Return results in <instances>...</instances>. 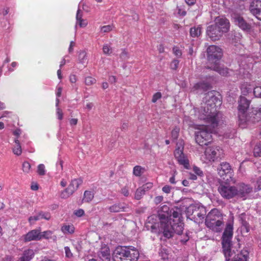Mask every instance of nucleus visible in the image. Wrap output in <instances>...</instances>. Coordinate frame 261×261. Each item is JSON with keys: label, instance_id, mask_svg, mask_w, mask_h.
<instances>
[{"label": "nucleus", "instance_id": "obj_47", "mask_svg": "<svg viewBox=\"0 0 261 261\" xmlns=\"http://www.w3.org/2000/svg\"><path fill=\"white\" fill-rule=\"evenodd\" d=\"M102 51L105 54L110 55L112 53V49L108 44H105L102 47Z\"/></svg>", "mask_w": 261, "mask_h": 261}, {"label": "nucleus", "instance_id": "obj_24", "mask_svg": "<svg viewBox=\"0 0 261 261\" xmlns=\"http://www.w3.org/2000/svg\"><path fill=\"white\" fill-rule=\"evenodd\" d=\"M61 230L65 234H71L74 233V226L71 224H64L61 227Z\"/></svg>", "mask_w": 261, "mask_h": 261}, {"label": "nucleus", "instance_id": "obj_1", "mask_svg": "<svg viewBox=\"0 0 261 261\" xmlns=\"http://www.w3.org/2000/svg\"><path fill=\"white\" fill-rule=\"evenodd\" d=\"M215 99V98H212L200 108L194 109L193 111L194 116H193V114H191V116H185L184 119V123L197 130L195 132V140L201 146L207 145L213 141L212 131L208 125L195 124L194 121L196 119L203 121L210 124L213 127L218 125L222 118V114L217 111L216 105L211 102Z\"/></svg>", "mask_w": 261, "mask_h": 261}, {"label": "nucleus", "instance_id": "obj_26", "mask_svg": "<svg viewBox=\"0 0 261 261\" xmlns=\"http://www.w3.org/2000/svg\"><path fill=\"white\" fill-rule=\"evenodd\" d=\"M251 122L254 123L261 119V108H256L252 110L251 113Z\"/></svg>", "mask_w": 261, "mask_h": 261}, {"label": "nucleus", "instance_id": "obj_15", "mask_svg": "<svg viewBox=\"0 0 261 261\" xmlns=\"http://www.w3.org/2000/svg\"><path fill=\"white\" fill-rule=\"evenodd\" d=\"M249 11L257 19L261 20V1L253 0L250 3Z\"/></svg>", "mask_w": 261, "mask_h": 261}, {"label": "nucleus", "instance_id": "obj_46", "mask_svg": "<svg viewBox=\"0 0 261 261\" xmlns=\"http://www.w3.org/2000/svg\"><path fill=\"white\" fill-rule=\"evenodd\" d=\"M193 171L195 174L199 177H202L203 176V171L198 167L194 166Z\"/></svg>", "mask_w": 261, "mask_h": 261}, {"label": "nucleus", "instance_id": "obj_20", "mask_svg": "<svg viewBox=\"0 0 261 261\" xmlns=\"http://www.w3.org/2000/svg\"><path fill=\"white\" fill-rule=\"evenodd\" d=\"M87 24V20L83 19V12L79 9L76 15V25H79L81 28H85Z\"/></svg>", "mask_w": 261, "mask_h": 261}, {"label": "nucleus", "instance_id": "obj_55", "mask_svg": "<svg viewBox=\"0 0 261 261\" xmlns=\"http://www.w3.org/2000/svg\"><path fill=\"white\" fill-rule=\"evenodd\" d=\"M85 214L84 211L83 209H79L74 211V214L78 217L83 216Z\"/></svg>", "mask_w": 261, "mask_h": 261}, {"label": "nucleus", "instance_id": "obj_35", "mask_svg": "<svg viewBox=\"0 0 261 261\" xmlns=\"http://www.w3.org/2000/svg\"><path fill=\"white\" fill-rule=\"evenodd\" d=\"M93 197L94 194L92 192L86 191L84 192L83 200H84L85 202H89L93 199Z\"/></svg>", "mask_w": 261, "mask_h": 261}, {"label": "nucleus", "instance_id": "obj_48", "mask_svg": "<svg viewBox=\"0 0 261 261\" xmlns=\"http://www.w3.org/2000/svg\"><path fill=\"white\" fill-rule=\"evenodd\" d=\"M253 92L255 97L261 98V87L256 86Z\"/></svg>", "mask_w": 261, "mask_h": 261}, {"label": "nucleus", "instance_id": "obj_32", "mask_svg": "<svg viewBox=\"0 0 261 261\" xmlns=\"http://www.w3.org/2000/svg\"><path fill=\"white\" fill-rule=\"evenodd\" d=\"M144 172V168L140 166H136L134 167L133 174L136 176H140Z\"/></svg>", "mask_w": 261, "mask_h": 261}, {"label": "nucleus", "instance_id": "obj_9", "mask_svg": "<svg viewBox=\"0 0 261 261\" xmlns=\"http://www.w3.org/2000/svg\"><path fill=\"white\" fill-rule=\"evenodd\" d=\"M221 153V150L218 146L208 147L201 155L200 159L205 163L214 162L220 155Z\"/></svg>", "mask_w": 261, "mask_h": 261}, {"label": "nucleus", "instance_id": "obj_39", "mask_svg": "<svg viewBox=\"0 0 261 261\" xmlns=\"http://www.w3.org/2000/svg\"><path fill=\"white\" fill-rule=\"evenodd\" d=\"M37 172L39 175L43 176L46 173L45 167L44 164H40L37 166Z\"/></svg>", "mask_w": 261, "mask_h": 261}, {"label": "nucleus", "instance_id": "obj_37", "mask_svg": "<svg viewBox=\"0 0 261 261\" xmlns=\"http://www.w3.org/2000/svg\"><path fill=\"white\" fill-rule=\"evenodd\" d=\"M53 231L50 230L40 231L41 240L42 239H49L52 238Z\"/></svg>", "mask_w": 261, "mask_h": 261}, {"label": "nucleus", "instance_id": "obj_56", "mask_svg": "<svg viewBox=\"0 0 261 261\" xmlns=\"http://www.w3.org/2000/svg\"><path fill=\"white\" fill-rule=\"evenodd\" d=\"M62 91V88L60 86H58L57 87V91H56V96L57 97V98L59 99L58 98L61 96Z\"/></svg>", "mask_w": 261, "mask_h": 261}, {"label": "nucleus", "instance_id": "obj_51", "mask_svg": "<svg viewBox=\"0 0 261 261\" xmlns=\"http://www.w3.org/2000/svg\"><path fill=\"white\" fill-rule=\"evenodd\" d=\"M120 57L122 60H127L129 58L128 53L127 51L123 50L122 51L120 55Z\"/></svg>", "mask_w": 261, "mask_h": 261}, {"label": "nucleus", "instance_id": "obj_43", "mask_svg": "<svg viewBox=\"0 0 261 261\" xmlns=\"http://www.w3.org/2000/svg\"><path fill=\"white\" fill-rule=\"evenodd\" d=\"M160 256L164 261H167L168 259L169 254L164 249H162L160 252Z\"/></svg>", "mask_w": 261, "mask_h": 261}, {"label": "nucleus", "instance_id": "obj_36", "mask_svg": "<svg viewBox=\"0 0 261 261\" xmlns=\"http://www.w3.org/2000/svg\"><path fill=\"white\" fill-rule=\"evenodd\" d=\"M123 209V207L120 204H116L109 207V211L113 213L122 211Z\"/></svg>", "mask_w": 261, "mask_h": 261}, {"label": "nucleus", "instance_id": "obj_21", "mask_svg": "<svg viewBox=\"0 0 261 261\" xmlns=\"http://www.w3.org/2000/svg\"><path fill=\"white\" fill-rule=\"evenodd\" d=\"M98 256L103 260L110 261L111 255L109 248L107 246L102 247L98 253Z\"/></svg>", "mask_w": 261, "mask_h": 261}, {"label": "nucleus", "instance_id": "obj_59", "mask_svg": "<svg viewBox=\"0 0 261 261\" xmlns=\"http://www.w3.org/2000/svg\"><path fill=\"white\" fill-rule=\"evenodd\" d=\"M122 194L125 196H127L129 194V191L127 188L125 187L122 189L121 190Z\"/></svg>", "mask_w": 261, "mask_h": 261}, {"label": "nucleus", "instance_id": "obj_23", "mask_svg": "<svg viewBox=\"0 0 261 261\" xmlns=\"http://www.w3.org/2000/svg\"><path fill=\"white\" fill-rule=\"evenodd\" d=\"M248 255V251L246 249H243L233 257L232 261H247Z\"/></svg>", "mask_w": 261, "mask_h": 261}, {"label": "nucleus", "instance_id": "obj_44", "mask_svg": "<svg viewBox=\"0 0 261 261\" xmlns=\"http://www.w3.org/2000/svg\"><path fill=\"white\" fill-rule=\"evenodd\" d=\"M113 28V25H103L100 28V31L102 33H108L112 31Z\"/></svg>", "mask_w": 261, "mask_h": 261}, {"label": "nucleus", "instance_id": "obj_49", "mask_svg": "<svg viewBox=\"0 0 261 261\" xmlns=\"http://www.w3.org/2000/svg\"><path fill=\"white\" fill-rule=\"evenodd\" d=\"M64 250H65V256L66 257L71 258L72 257L73 254H72L70 248L68 247H67V246L65 247Z\"/></svg>", "mask_w": 261, "mask_h": 261}, {"label": "nucleus", "instance_id": "obj_64", "mask_svg": "<svg viewBox=\"0 0 261 261\" xmlns=\"http://www.w3.org/2000/svg\"><path fill=\"white\" fill-rule=\"evenodd\" d=\"M70 82L72 83H74L76 81V77L75 75H71L69 77Z\"/></svg>", "mask_w": 261, "mask_h": 261}, {"label": "nucleus", "instance_id": "obj_50", "mask_svg": "<svg viewBox=\"0 0 261 261\" xmlns=\"http://www.w3.org/2000/svg\"><path fill=\"white\" fill-rule=\"evenodd\" d=\"M39 215H40V219H44L48 220L50 218V214L47 213L40 212Z\"/></svg>", "mask_w": 261, "mask_h": 261}, {"label": "nucleus", "instance_id": "obj_29", "mask_svg": "<svg viewBox=\"0 0 261 261\" xmlns=\"http://www.w3.org/2000/svg\"><path fill=\"white\" fill-rule=\"evenodd\" d=\"M178 162L180 165L184 166L186 169H189L190 164L188 159L185 154L177 159Z\"/></svg>", "mask_w": 261, "mask_h": 261}, {"label": "nucleus", "instance_id": "obj_4", "mask_svg": "<svg viewBox=\"0 0 261 261\" xmlns=\"http://www.w3.org/2000/svg\"><path fill=\"white\" fill-rule=\"evenodd\" d=\"M229 28V22L225 18L219 17L215 19V24L207 29V35L213 41L219 40L223 33L227 32Z\"/></svg>", "mask_w": 261, "mask_h": 261}, {"label": "nucleus", "instance_id": "obj_22", "mask_svg": "<svg viewBox=\"0 0 261 261\" xmlns=\"http://www.w3.org/2000/svg\"><path fill=\"white\" fill-rule=\"evenodd\" d=\"M35 254L33 249L25 250L18 261H30Z\"/></svg>", "mask_w": 261, "mask_h": 261}, {"label": "nucleus", "instance_id": "obj_19", "mask_svg": "<svg viewBox=\"0 0 261 261\" xmlns=\"http://www.w3.org/2000/svg\"><path fill=\"white\" fill-rule=\"evenodd\" d=\"M223 253L226 261H230L231 257L234 254V252L231 250V243L222 244Z\"/></svg>", "mask_w": 261, "mask_h": 261}, {"label": "nucleus", "instance_id": "obj_34", "mask_svg": "<svg viewBox=\"0 0 261 261\" xmlns=\"http://www.w3.org/2000/svg\"><path fill=\"white\" fill-rule=\"evenodd\" d=\"M59 99L57 98L56 99V115L57 118L59 120H62L63 117V113L62 110L59 108Z\"/></svg>", "mask_w": 261, "mask_h": 261}, {"label": "nucleus", "instance_id": "obj_11", "mask_svg": "<svg viewBox=\"0 0 261 261\" xmlns=\"http://www.w3.org/2000/svg\"><path fill=\"white\" fill-rule=\"evenodd\" d=\"M82 183L83 180L80 178L72 179L68 187L61 192L60 197L64 199L69 197L77 190Z\"/></svg>", "mask_w": 261, "mask_h": 261}, {"label": "nucleus", "instance_id": "obj_6", "mask_svg": "<svg viewBox=\"0 0 261 261\" xmlns=\"http://www.w3.org/2000/svg\"><path fill=\"white\" fill-rule=\"evenodd\" d=\"M205 224L207 227L216 232L221 231L223 227L222 214L217 208L212 209L205 219Z\"/></svg>", "mask_w": 261, "mask_h": 261}, {"label": "nucleus", "instance_id": "obj_8", "mask_svg": "<svg viewBox=\"0 0 261 261\" xmlns=\"http://www.w3.org/2000/svg\"><path fill=\"white\" fill-rule=\"evenodd\" d=\"M187 212L189 216H192L191 219L200 223L202 221L206 215L205 208L200 204L191 205L188 207Z\"/></svg>", "mask_w": 261, "mask_h": 261}, {"label": "nucleus", "instance_id": "obj_7", "mask_svg": "<svg viewBox=\"0 0 261 261\" xmlns=\"http://www.w3.org/2000/svg\"><path fill=\"white\" fill-rule=\"evenodd\" d=\"M250 102L245 97H240L238 106V117L239 125L242 128H245L251 122V116L248 118L246 114V111L249 108Z\"/></svg>", "mask_w": 261, "mask_h": 261}, {"label": "nucleus", "instance_id": "obj_5", "mask_svg": "<svg viewBox=\"0 0 261 261\" xmlns=\"http://www.w3.org/2000/svg\"><path fill=\"white\" fill-rule=\"evenodd\" d=\"M139 256L138 250L133 246H118L113 254L114 261H137Z\"/></svg>", "mask_w": 261, "mask_h": 261}, {"label": "nucleus", "instance_id": "obj_63", "mask_svg": "<svg viewBox=\"0 0 261 261\" xmlns=\"http://www.w3.org/2000/svg\"><path fill=\"white\" fill-rule=\"evenodd\" d=\"M17 65L18 63L17 62H13L11 64L12 68H9V70L10 71H13L14 70V68H15Z\"/></svg>", "mask_w": 261, "mask_h": 261}, {"label": "nucleus", "instance_id": "obj_38", "mask_svg": "<svg viewBox=\"0 0 261 261\" xmlns=\"http://www.w3.org/2000/svg\"><path fill=\"white\" fill-rule=\"evenodd\" d=\"M253 154L255 157L261 156V143L257 144L253 149Z\"/></svg>", "mask_w": 261, "mask_h": 261}, {"label": "nucleus", "instance_id": "obj_2", "mask_svg": "<svg viewBox=\"0 0 261 261\" xmlns=\"http://www.w3.org/2000/svg\"><path fill=\"white\" fill-rule=\"evenodd\" d=\"M163 213H159V216L152 215L148 217V222L153 232L161 233L170 238L173 232L180 234L184 230V223L182 222L180 211L178 208L172 209L168 213L169 207L164 205L162 207Z\"/></svg>", "mask_w": 261, "mask_h": 261}, {"label": "nucleus", "instance_id": "obj_42", "mask_svg": "<svg viewBox=\"0 0 261 261\" xmlns=\"http://www.w3.org/2000/svg\"><path fill=\"white\" fill-rule=\"evenodd\" d=\"M31 169V166L28 162H24L22 164V170L25 173H30Z\"/></svg>", "mask_w": 261, "mask_h": 261}, {"label": "nucleus", "instance_id": "obj_10", "mask_svg": "<svg viewBox=\"0 0 261 261\" xmlns=\"http://www.w3.org/2000/svg\"><path fill=\"white\" fill-rule=\"evenodd\" d=\"M218 191L221 196L226 199L237 197V187L227 183H222L218 188Z\"/></svg>", "mask_w": 261, "mask_h": 261}, {"label": "nucleus", "instance_id": "obj_45", "mask_svg": "<svg viewBox=\"0 0 261 261\" xmlns=\"http://www.w3.org/2000/svg\"><path fill=\"white\" fill-rule=\"evenodd\" d=\"M96 80L91 76H87L85 78V82L86 85L91 86L96 83Z\"/></svg>", "mask_w": 261, "mask_h": 261}, {"label": "nucleus", "instance_id": "obj_3", "mask_svg": "<svg viewBox=\"0 0 261 261\" xmlns=\"http://www.w3.org/2000/svg\"><path fill=\"white\" fill-rule=\"evenodd\" d=\"M207 54L208 61L211 64L210 68L223 76L229 74L228 69L221 66L219 64L222 56V49L220 47L215 45L210 46L207 49Z\"/></svg>", "mask_w": 261, "mask_h": 261}, {"label": "nucleus", "instance_id": "obj_28", "mask_svg": "<svg viewBox=\"0 0 261 261\" xmlns=\"http://www.w3.org/2000/svg\"><path fill=\"white\" fill-rule=\"evenodd\" d=\"M210 87V84L208 82L198 83L196 84L194 86L193 89L194 91L198 90H202L203 91H206L208 89H209Z\"/></svg>", "mask_w": 261, "mask_h": 261}, {"label": "nucleus", "instance_id": "obj_31", "mask_svg": "<svg viewBox=\"0 0 261 261\" xmlns=\"http://www.w3.org/2000/svg\"><path fill=\"white\" fill-rule=\"evenodd\" d=\"M201 33V27L200 25L192 28L190 30V34L192 37L199 36Z\"/></svg>", "mask_w": 261, "mask_h": 261}, {"label": "nucleus", "instance_id": "obj_58", "mask_svg": "<svg viewBox=\"0 0 261 261\" xmlns=\"http://www.w3.org/2000/svg\"><path fill=\"white\" fill-rule=\"evenodd\" d=\"M171 189V187L167 185L163 187L162 188L163 191L166 193H169L170 192Z\"/></svg>", "mask_w": 261, "mask_h": 261}, {"label": "nucleus", "instance_id": "obj_52", "mask_svg": "<svg viewBox=\"0 0 261 261\" xmlns=\"http://www.w3.org/2000/svg\"><path fill=\"white\" fill-rule=\"evenodd\" d=\"M173 52L177 57H180L182 54L180 49L178 47H174L173 48Z\"/></svg>", "mask_w": 261, "mask_h": 261}, {"label": "nucleus", "instance_id": "obj_53", "mask_svg": "<svg viewBox=\"0 0 261 261\" xmlns=\"http://www.w3.org/2000/svg\"><path fill=\"white\" fill-rule=\"evenodd\" d=\"M162 97V94L160 92L155 93L152 97V101L153 102H155L158 100L160 99Z\"/></svg>", "mask_w": 261, "mask_h": 261}, {"label": "nucleus", "instance_id": "obj_14", "mask_svg": "<svg viewBox=\"0 0 261 261\" xmlns=\"http://www.w3.org/2000/svg\"><path fill=\"white\" fill-rule=\"evenodd\" d=\"M237 187V197L241 198L245 200L247 198L248 195L252 192V188L244 183H241Z\"/></svg>", "mask_w": 261, "mask_h": 261}, {"label": "nucleus", "instance_id": "obj_54", "mask_svg": "<svg viewBox=\"0 0 261 261\" xmlns=\"http://www.w3.org/2000/svg\"><path fill=\"white\" fill-rule=\"evenodd\" d=\"M179 61L177 60H174L170 64V67L172 69L175 70L178 67Z\"/></svg>", "mask_w": 261, "mask_h": 261}, {"label": "nucleus", "instance_id": "obj_18", "mask_svg": "<svg viewBox=\"0 0 261 261\" xmlns=\"http://www.w3.org/2000/svg\"><path fill=\"white\" fill-rule=\"evenodd\" d=\"M24 240L25 242L40 240V229H34L29 231L24 236Z\"/></svg>", "mask_w": 261, "mask_h": 261}, {"label": "nucleus", "instance_id": "obj_41", "mask_svg": "<svg viewBox=\"0 0 261 261\" xmlns=\"http://www.w3.org/2000/svg\"><path fill=\"white\" fill-rule=\"evenodd\" d=\"M40 217V215H39V213L35 214L34 216H31L29 218V222L30 223V224H34L36 221L41 220Z\"/></svg>", "mask_w": 261, "mask_h": 261}, {"label": "nucleus", "instance_id": "obj_62", "mask_svg": "<svg viewBox=\"0 0 261 261\" xmlns=\"http://www.w3.org/2000/svg\"><path fill=\"white\" fill-rule=\"evenodd\" d=\"M77 122V119L76 118H72L69 120V123L71 125H75Z\"/></svg>", "mask_w": 261, "mask_h": 261}, {"label": "nucleus", "instance_id": "obj_16", "mask_svg": "<svg viewBox=\"0 0 261 261\" xmlns=\"http://www.w3.org/2000/svg\"><path fill=\"white\" fill-rule=\"evenodd\" d=\"M233 235V225L231 223L227 224L222 237V244L231 243Z\"/></svg>", "mask_w": 261, "mask_h": 261}, {"label": "nucleus", "instance_id": "obj_60", "mask_svg": "<svg viewBox=\"0 0 261 261\" xmlns=\"http://www.w3.org/2000/svg\"><path fill=\"white\" fill-rule=\"evenodd\" d=\"M257 190H261V177L259 178L256 182V187L255 188Z\"/></svg>", "mask_w": 261, "mask_h": 261}, {"label": "nucleus", "instance_id": "obj_30", "mask_svg": "<svg viewBox=\"0 0 261 261\" xmlns=\"http://www.w3.org/2000/svg\"><path fill=\"white\" fill-rule=\"evenodd\" d=\"M87 54L86 51H80L78 56V62L79 63L84 64L87 63Z\"/></svg>", "mask_w": 261, "mask_h": 261}, {"label": "nucleus", "instance_id": "obj_17", "mask_svg": "<svg viewBox=\"0 0 261 261\" xmlns=\"http://www.w3.org/2000/svg\"><path fill=\"white\" fill-rule=\"evenodd\" d=\"M254 85V82L252 81L251 75L249 74L247 78H245V81L242 84L241 89L243 94H247L250 92Z\"/></svg>", "mask_w": 261, "mask_h": 261}, {"label": "nucleus", "instance_id": "obj_12", "mask_svg": "<svg viewBox=\"0 0 261 261\" xmlns=\"http://www.w3.org/2000/svg\"><path fill=\"white\" fill-rule=\"evenodd\" d=\"M219 175L227 181H234L232 179L233 170L230 165L226 162L221 163L218 168Z\"/></svg>", "mask_w": 261, "mask_h": 261}, {"label": "nucleus", "instance_id": "obj_27", "mask_svg": "<svg viewBox=\"0 0 261 261\" xmlns=\"http://www.w3.org/2000/svg\"><path fill=\"white\" fill-rule=\"evenodd\" d=\"M153 187V184L152 182H147L145 184H144L141 188L138 189L136 192L135 194V198L137 199H140V196H138V193L139 192H141V191H148L149 189H151Z\"/></svg>", "mask_w": 261, "mask_h": 261}, {"label": "nucleus", "instance_id": "obj_61", "mask_svg": "<svg viewBox=\"0 0 261 261\" xmlns=\"http://www.w3.org/2000/svg\"><path fill=\"white\" fill-rule=\"evenodd\" d=\"M163 197L161 196H156L154 199L155 203L158 204L163 200Z\"/></svg>", "mask_w": 261, "mask_h": 261}, {"label": "nucleus", "instance_id": "obj_25", "mask_svg": "<svg viewBox=\"0 0 261 261\" xmlns=\"http://www.w3.org/2000/svg\"><path fill=\"white\" fill-rule=\"evenodd\" d=\"M14 143L15 144L12 147V151L14 154L19 156L22 153V149L20 142L17 138H15Z\"/></svg>", "mask_w": 261, "mask_h": 261}, {"label": "nucleus", "instance_id": "obj_33", "mask_svg": "<svg viewBox=\"0 0 261 261\" xmlns=\"http://www.w3.org/2000/svg\"><path fill=\"white\" fill-rule=\"evenodd\" d=\"M183 150H184V146L182 144H180L176 148V149L174 151V156L176 159L178 158H180V156H181L184 154L183 153Z\"/></svg>", "mask_w": 261, "mask_h": 261}, {"label": "nucleus", "instance_id": "obj_57", "mask_svg": "<svg viewBox=\"0 0 261 261\" xmlns=\"http://www.w3.org/2000/svg\"><path fill=\"white\" fill-rule=\"evenodd\" d=\"M63 161L62 160H61L60 159H59L57 163V168L60 170H62L63 169Z\"/></svg>", "mask_w": 261, "mask_h": 261}, {"label": "nucleus", "instance_id": "obj_40", "mask_svg": "<svg viewBox=\"0 0 261 261\" xmlns=\"http://www.w3.org/2000/svg\"><path fill=\"white\" fill-rule=\"evenodd\" d=\"M180 128L178 126L174 127L171 131V135L173 139L176 140L179 135Z\"/></svg>", "mask_w": 261, "mask_h": 261}, {"label": "nucleus", "instance_id": "obj_13", "mask_svg": "<svg viewBox=\"0 0 261 261\" xmlns=\"http://www.w3.org/2000/svg\"><path fill=\"white\" fill-rule=\"evenodd\" d=\"M233 22L242 31L249 32L252 28L251 23L247 22L244 18L239 15H234L233 17Z\"/></svg>", "mask_w": 261, "mask_h": 261}]
</instances>
